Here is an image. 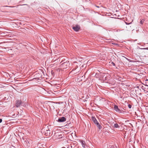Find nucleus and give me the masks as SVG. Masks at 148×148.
<instances>
[{"instance_id":"obj_1","label":"nucleus","mask_w":148,"mask_h":148,"mask_svg":"<svg viewBox=\"0 0 148 148\" xmlns=\"http://www.w3.org/2000/svg\"><path fill=\"white\" fill-rule=\"evenodd\" d=\"M42 132L46 136H49L50 134V131L48 128H44L41 130Z\"/></svg>"},{"instance_id":"obj_11","label":"nucleus","mask_w":148,"mask_h":148,"mask_svg":"<svg viewBox=\"0 0 148 148\" xmlns=\"http://www.w3.org/2000/svg\"><path fill=\"white\" fill-rule=\"evenodd\" d=\"M114 127L115 128H119L120 126L117 124L115 123L114 124Z\"/></svg>"},{"instance_id":"obj_22","label":"nucleus","mask_w":148,"mask_h":148,"mask_svg":"<svg viewBox=\"0 0 148 148\" xmlns=\"http://www.w3.org/2000/svg\"><path fill=\"white\" fill-rule=\"evenodd\" d=\"M2 121V119H0V123H1Z\"/></svg>"},{"instance_id":"obj_2","label":"nucleus","mask_w":148,"mask_h":148,"mask_svg":"<svg viewBox=\"0 0 148 148\" xmlns=\"http://www.w3.org/2000/svg\"><path fill=\"white\" fill-rule=\"evenodd\" d=\"M69 62L66 61V62H63L62 64L61 65V67L63 69H66L68 67V66L69 65Z\"/></svg>"},{"instance_id":"obj_3","label":"nucleus","mask_w":148,"mask_h":148,"mask_svg":"<svg viewBox=\"0 0 148 148\" xmlns=\"http://www.w3.org/2000/svg\"><path fill=\"white\" fill-rule=\"evenodd\" d=\"M79 69H78V66L77 65L75 69L73 68L72 71L71 72L74 74H77V73L79 72Z\"/></svg>"},{"instance_id":"obj_5","label":"nucleus","mask_w":148,"mask_h":148,"mask_svg":"<svg viewBox=\"0 0 148 148\" xmlns=\"http://www.w3.org/2000/svg\"><path fill=\"white\" fill-rule=\"evenodd\" d=\"M114 108L116 112L119 113H121V111L119 108L117 106L114 105Z\"/></svg>"},{"instance_id":"obj_27","label":"nucleus","mask_w":148,"mask_h":148,"mask_svg":"<svg viewBox=\"0 0 148 148\" xmlns=\"http://www.w3.org/2000/svg\"><path fill=\"white\" fill-rule=\"evenodd\" d=\"M70 124H71V123H69V125H70Z\"/></svg>"},{"instance_id":"obj_25","label":"nucleus","mask_w":148,"mask_h":148,"mask_svg":"<svg viewBox=\"0 0 148 148\" xmlns=\"http://www.w3.org/2000/svg\"><path fill=\"white\" fill-rule=\"evenodd\" d=\"M148 92V91H146V92Z\"/></svg>"},{"instance_id":"obj_15","label":"nucleus","mask_w":148,"mask_h":148,"mask_svg":"<svg viewBox=\"0 0 148 148\" xmlns=\"http://www.w3.org/2000/svg\"><path fill=\"white\" fill-rule=\"evenodd\" d=\"M117 147L116 146H112L110 148H116Z\"/></svg>"},{"instance_id":"obj_7","label":"nucleus","mask_w":148,"mask_h":148,"mask_svg":"<svg viewBox=\"0 0 148 148\" xmlns=\"http://www.w3.org/2000/svg\"><path fill=\"white\" fill-rule=\"evenodd\" d=\"M73 29L75 31L77 32L80 29L79 26L78 25H76L75 27H73Z\"/></svg>"},{"instance_id":"obj_23","label":"nucleus","mask_w":148,"mask_h":148,"mask_svg":"<svg viewBox=\"0 0 148 148\" xmlns=\"http://www.w3.org/2000/svg\"><path fill=\"white\" fill-rule=\"evenodd\" d=\"M68 124H66V126H67Z\"/></svg>"},{"instance_id":"obj_8","label":"nucleus","mask_w":148,"mask_h":148,"mask_svg":"<svg viewBox=\"0 0 148 148\" xmlns=\"http://www.w3.org/2000/svg\"><path fill=\"white\" fill-rule=\"evenodd\" d=\"M80 142L81 143L82 147L84 148L86 145V143L85 141L82 140H80Z\"/></svg>"},{"instance_id":"obj_16","label":"nucleus","mask_w":148,"mask_h":148,"mask_svg":"<svg viewBox=\"0 0 148 148\" xmlns=\"http://www.w3.org/2000/svg\"><path fill=\"white\" fill-rule=\"evenodd\" d=\"M97 127L99 128V130H101V129L102 128V126L100 125H99V126H98V127Z\"/></svg>"},{"instance_id":"obj_20","label":"nucleus","mask_w":148,"mask_h":148,"mask_svg":"<svg viewBox=\"0 0 148 148\" xmlns=\"http://www.w3.org/2000/svg\"><path fill=\"white\" fill-rule=\"evenodd\" d=\"M112 64L113 66H115V64L114 62H112Z\"/></svg>"},{"instance_id":"obj_6","label":"nucleus","mask_w":148,"mask_h":148,"mask_svg":"<svg viewBox=\"0 0 148 148\" xmlns=\"http://www.w3.org/2000/svg\"><path fill=\"white\" fill-rule=\"evenodd\" d=\"M22 101L21 100H18L16 101V107H18L20 106L21 104Z\"/></svg>"},{"instance_id":"obj_9","label":"nucleus","mask_w":148,"mask_h":148,"mask_svg":"<svg viewBox=\"0 0 148 148\" xmlns=\"http://www.w3.org/2000/svg\"><path fill=\"white\" fill-rule=\"evenodd\" d=\"M92 120L95 124L98 123L96 118L92 116Z\"/></svg>"},{"instance_id":"obj_10","label":"nucleus","mask_w":148,"mask_h":148,"mask_svg":"<svg viewBox=\"0 0 148 148\" xmlns=\"http://www.w3.org/2000/svg\"><path fill=\"white\" fill-rule=\"evenodd\" d=\"M57 138H61L62 139V140H63L64 139V137L62 136V135H59L58 137Z\"/></svg>"},{"instance_id":"obj_12","label":"nucleus","mask_w":148,"mask_h":148,"mask_svg":"<svg viewBox=\"0 0 148 148\" xmlns=\"http://www.w3.org/2000/svg\"><path fill=\"white\" fill-rule=\"evenodd\" d=\"M125 58L129 62H134L133 61V60H131L130 59H129L126 57H125Z\"/></svg>"},{"instance_id":"obj_24","label":"nucleus","mask_w":148,"mask_h":148,"mask_svg":"<svg viewBox=\"0 0 148 148\" xmlns=\"http://www.w3.org/2000/svg\"><path fill=\"white\" fill-rule=\"evenodd\" d=\"M96 7H97V8H99V6H96Z\"/></svg>"},{"instance_id":"obj_14","label":"nucleus","mask_w":148,"mask_h":148,"mask_svg":"<svg viewBox=\"0 0 148 148\" xmlns=\"http://www.w3.org/2000/svg\"><path fill=\"white\" fill-rule=\"evenodd\" d=\"M144 20L143 19L140 21V23L141 24H143V23L144 22Z\"/></svg>"},{"instance_id":"obj_26","label":"nucleus","mask_w":148,"mask_h":148,"mask_svg":"<svg viewBox=\"0 0 148 148\" xmlns=\"http://www.w3.org/2000/svg\"><path fill=\"white\" fill-rule=\"evenodd\" d=\"M15 7L14 6H13V7Z\"/></svg>"},{"instance_id":"obj_19","label":"nucleus","mask_w":148,"mask_h":148,"mask_svg":"<svg viewBox=\"0 0 148 148\" xmlns=\"http://www.w3.org/2000/svg\"><path fill=\"white\" fill-rule=\"evenodd\" d=\"M96 124L97 125V127H98L99 125H100V124H99V123L98 122L97 123H96Z\"/></svg>"},{"instance_id":"obj_21","label":"nucleus","mask_w":148,"mask_h":148,"mask_svg":"<svg viewBox=\"0 0 148 148\" xmlns=\"http://www.w3.org/2000/svg\"><path fill=\"white\" fill-rule=\"evenodd\" d=\"M144 86L145 87H146L147 88V89L148 90V86H146L145 85H144Z\"/></svg>"},{"instance_id":"obj_17","label":"nucleus","mask_w":148,"mask_h":148,"mask_svg":"<svg viewBox=\"0 0 148 148\" xmlns=\"http://www.w3.org/2000/svg\"><path fill=\"white\" fill-rule=\"evenodd\" d=\"M128 107L129 108H131L132 107V106L130 104H129L128 105Z\"/></svg>"},{"instance_id":"obj_4","label":"nucleus","mask_w":148,"mask_h":148,"mask_svg":"<svg viewBox=\"0 0 148 148\" xmlns=\"http://www.w3.org/2000/svg\"><path fill=\"white\" fill-rule=\"evenodd\" d=\"M66 119L64 117H62L58 119V121L60 122H62L66 121Z\"/></svg>"},{"instance_id":"obj_13","label":"nucleus","mask_w":148,"mask_h":148,"mask_svg":"<svg viewBox=\"0 0 148 148\" xmlns=\"http://www.w3.org/2000/svg\"><path fill=\"white\" fill-rule=\"evenodd\" d=\"M140 87L143 90H144L145 89H147L146 87H144L143 86V85H142L140 86Z\"/></svg>"},{"instance_id":"obj_18","label":"nucleus","mask_w":148,"mask_h":148,"mask_svg":"<svg viewBox=\"0 0 148 148\" xmlns=\"http://www.w3.org/2000/svg\"><path fill=\"white\" fill-rule=\"evenodd\" d=\"M140 49H146L148 50V47L144 48H140Z\"/></svg>"},{"instance_id":"obj_28","label":"nucleus","mask_w":148,"mask_h":148,"mask_svg":"<svg viewBox=\"0 0 148 148\" xmlns=\"http://www.w3.org/2000/svg\"><path fill=\"white\" fill-rule=\"evenodd\" d=\"M63 148H65V147H63Z\"/></svg>"}]
</instances>
